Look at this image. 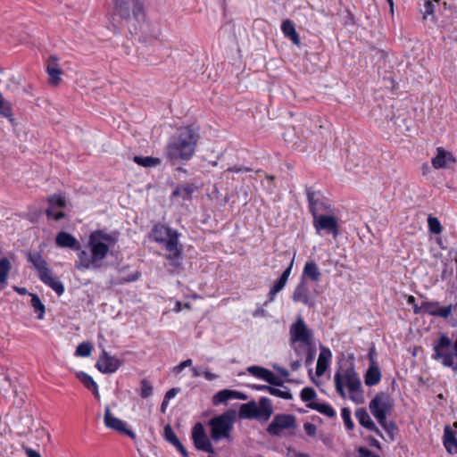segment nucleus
<instances>
[{
    "mask_svg": "<svg viewBox=\"0 0 457 457\" xmlns=\"http://www.w3.org/2000/svg\"><path fill=\"white\" fill-rule=\"evenodd\" d=\"M118 242L116 233H107L96 229L90 233L87 247L89 252L81 248L80 243L71 234L61 231L55 237V244L59 247L70 248L78 252V261L75 267L78 270H99L104 265L111 247Z\"/></svg>",
    "mask_w": 457,
    "mask_h": 457,
    "instance_id": "1",
    "label": "nucleus"
},
{
    "mask_svg": "<svg viewBox=\"0 0 457 457\" xmlns=\"http://www.w3.org/2000/svg\"><path fill=\"white\" fill-rule=\"evenodd\" d=\"M115 12L122 20L136 21L140 24V40L143 43L156 40L160 35L158 29L152 28L148 22H145V12L143 0H114Z\"/></svg>",
    "mask_w": 457,
    "mask_h": 457,
    "instance_id": "2",
    "label": "nucleus"
},
{
    "mask_svg": "<svg viewBox=\"0 0 457 457\" xmlns=\"http://www.w3.org/2000/svg\"><path fill=\"white\" fill-rule=\"evenodd\" d=\"M199 135L191 126L178 129L166 147V156L170 162L188 161L195 152Z\"/></svg>",
    "mask_w": 457,
    "mask_h": 457,
    "instance_id": "3",
    "label": "nucleus"
},
{
    "mask_svg": "<svg viewBox=\"0 0 457 457\" xmlns=\"http://www.w3.org/2000/svg\"><path fill=\"white\" fill-rule=\"evenodd\" d=\"M179 233L176 229L164 225L155 224L152 229L153 239L165 250L164 257L172 269L181 266L183 245L179 243Z\"/></svg>",
    "mask_w": 457,
    "mask_h": 457,
    "instance_id": "4",
    "label": "nucleus"
},
{
    "mask_svg": "<svg viewBox=\"0 0 457 457\" xmlns=\"http://www.w3.org/2000/svg\"><path fill=\"white\" fill-rule=\"evenodd\" d=\"M335 386L337 392L343 398L346 396L345 386L351 394V399L357 403L363 402V395L361 390V379L354 370L353 361L342 364L334 376Z\"/></svg>",
    "mask_w": 457,
    "mask_h": 457,
    "instance_id": "5",
    "label": "nucleus"
},
{
    "mask_svg": "<svg viewBox=\"0 0 457 457\" xmlns=\"http://www.w3.org/2000/svg\"><path fill=\"white\" fill-rule=\"evenodd\" d=\"M236 411L228 410L220 415L213 417L210 421L211 437L218 442L228 438L236 420Z\"/></svg>",
    "mask_w": 457,
    "mask_h": 457,
    "instance_id": "6",
    "label": "nucleus"
},
{
    "mask_svg": "<svg viewBox=\"0 0 457 457\" xmlns=\"http://www.w3.org/2000/svg\"><path fill=\"white\" fill-rule=\"evenodd\" d=\"M273 412L271 402L267 397H261L259 403L254 401L241 404L238 411L240 419H257L268 420Z\"/></svg>",
    "mask_w": 457,
    "mask_h": 457,
    "instance_id": "7",
    "label": "nucleus"
},
{
    "mask_svg": "<svg viewBox=\"0 0 457 457\" xmlns=\"http://www.w3.org/2000/svg\"><path fill=\"white\" fill-rule=\"evenodd\" d=\"M290 345L295 349L296 353L297 348L295 346L296 343H301L306 346H311L312 344L313 333L307 327L302 316H298L295 322L289 328Z\"/></svg>",
    "mask_w": 457,
    "mask_h": 457,
    "instance_id": "8",
    "label": "nucleus"
},
{
    "mask_svg": "<svg viewBox=\"0 0 457 457\" xmlns=\"http://www.w3.org/2000/svg\"><path fill=\"white\" fill-rule=\"evenodd\" d=\"M394 403L389 395L380 392L370 402L369 408L378 422H383L385 418L391 413Z\"/></svg>",
    "mask_w": 457,
    "mask_h": 457,
    "instance_id": "9",
    "label": "nucleus"
},
{
    "mask_svg": "<svg viewBox=\"0 0 457 457\" xmlns=\"http://www.w3.org/2000/svg\"><path fill=\"white\" fill-rule=\"evenodd\" d=\"M313 227L316 233L320 235L323 230L327 234L337 237L339 235L338 222L333 215H315L313 216Z\"/></svg>",
    "mask_w": 457,
    "mask_h": 457,
    "instance_id": "10",
    "label": "nucleus"
},
{
    "mask_svg": "<svg viewBox=\"0 0 457 457\" xmlns=\"http://www.w3.org/2000/svg\"><path fill=\"white\" fill-rule=\"evenodd\" d=\"M296 427L295 417L291 414H278L269 424L267 432L271 436H279L284 429Z\"/></svg>",
    "mask_w": 457,
    "mask_h": 457,
    "instance_id": "11",
    "label": "nucleus"
},
{
    "mask_svg": "<svg viewBox=\"0 0 457 457\" xmlns=\"http://www.w3.org/2000/svg\"><path fill=\"white\" fill-rule=\"evenodd\" d=\"M104 421V425L107 428L113 429L119 433L125 434L134 441L137 440L136 434L131 429L127 428L126 422L114 417L112 414L111 409L109 406L105 407Z\"/></svg>",
    "mask_w": 457,
    "mask_h": 457,
    "instance_id": "12",
    "label": "nucleus"
},
{
    "mask_svg": "<svg viewBox=\"0 0 457 457\" xmlns=\"http://www.w3.org/2000/svg\"><path fill=\"white\" fill-rule=\"evenodd\" d=\"M192 439L196 449L207 452L210 453H214V449L207 438L204 428L202 423L197 422L192 429Z\"/></svg>",
    "mask_w": 457,
    "mask_h": 457,
    "instance_id": "13",
    "label": "nucleus"
},
{
    "mask_svg": "<svg viewBox=\"0 0 457 457\" xmlns=\"http://www.w3.org/2000/svg\"><path fill=\"white\" fill-rule=\"evenodd\" d=\"M422 308L424 313L444 320H448L453 311V307L451 305L439 306V303L436 301H425L422 303Z\"/></svg>",
    "mask_w": 457,
    "mask_h": 457,
    "instance_id": "14",
    "label": "nucleus"
},
{
    "mask_svg": "<svg viewBox=\"0 0 457 457\" xmlns=\"http://www.w3.org/2000/svg\"><path fill=\"white\" fill-rule=\"evenodd\" d=\"M292 299L295 303H302L311 308L315 305V300L311 297L309 287L303 278H301V281L295 287Z\"/></svg>",
    "mask_w": 457,
    "mask_h": 457,
    "instance_id": "15",
    "label": "nucleus"
},
{
    "mask_svg": "<svg viewBox=\"0 0 457 457\" xmlns=\"http://www.w3.org/2000/svg\"><path fill=\"white\" fill-rule=\"evenodd\" d=\"M120 365L121 361L118 358L110 355L105 350H103L96 362L98 370L104 374L115 372Z\"/></svg>",
    "mask_w": 457,
    "mask_h": 457,
    "instance_id": "16",
    "label": "nucleus"
},
{
    "mask_svg": "<svg viewBox=\"0 0 457 457\" xmlns=\"http://www.w3.org/2000/svg\"><path fill=\"white\" fill-rule=\"evenodd\" d=\"M49 207L46 211V214L49 219L54 220H60L65 217V213L62 211H59L57 214H54V209L64 208L66 205L65 199L60 195H53L47 199Z\"/></svg>",
    "mask_w": 457,
    "mask_h": 457,
    "instance_id": "17",
    "label": "nucleus"
},
{
    "mask_svg": "<svg viewBox=\"0 0 457 457\" xmlns=\"http://www.w3.org/2000/svg\"><path fill=\"white\" fill-rule=\"evenodd\" d=\"M231 399L246 400L247 395L239 391L223 389L212 396V402L213 405H220L221 403H226L228 400Z\"/></svg>",
    "mask_w": 457,
    "mask_h": 457,
    "instance_id": "18",
    "label": "nucleus"
},
{
    "mask_svg": "<svg viewBox=\"0 0 457 457\" xmlns=\"http://www.w3.org/2000/svg\"><path fill=\"white\" fill-rule=\"evenodd\" d=\"M294 259L291 261L289 266L283 271L280 278L275 282L273 287L270 289V292L268 294L269 300L265 303V305H267L268 303L273 302L276 295L285 287L288 280V278L291 274Z\"/></svg>",
    "mask_w": 457,
    "mask_h": 457,
    "instance_id": "19",
    "label": "nucleus"
},
{
    "mask_svg": "<svg viewBox=\"0 0 457 457\" xmlns=\"http://www.w3.org/2000/svg\"><path fill=\"white\" fill-rule=\"evenodd\" d=\"M355 417L361 426L370 431L376 433L379 436H383L381 431L378 428L376 424L371 420L370 414L365 408H358L355 411Z\"/></svg>",
    "mask_w": 457,
    "mask_h": 457,
    "instance_id": "20",
    "label": "nucleus"
},
{
    "mask_svg": "<svg viewBox=\"0 0 457 457\" xmlns=\"http://www.w3.org/2000/svg\"><path fill=\"white\" fill-rule=\"evenodd\" d=\"M27 260L37 270L38 277H40L43 273L49 271L50 270L48 263L38 252H29L27 253Z\"/></svg>",
    "mask_w": 457,
    "mask_h": 457,
    "instance_id": "21",
    "label": "nucleus"
},
{
    "mask_svg": "<svg viewBox=\"0 0 457 457\" xmlns=\"http://www.w3.org/2000/svg\"><path fill=\"white\" fill-rule=\"evenodd\" d=\"M305 193L309 204V209L312 217L318 215V212L323 210L324 204L319 197V193L314 191L312 187H306Z\"/></svg>",
    "mask_w": 457,
    "mask_h": 457,
    "instance_id": "22",
    "label": "nucleus"
},
{
    "mask_svg": "<svg viewBox=\"0 0 457 457\" xmlns=\"http://www.w3.org/2000/svg\"><path fill=\"white\" fill-rule=\"evenodd\" d=\"M38 278L51 287L58 295H62L64 293V286L58 278L52 275L51 270L43 273Z\"/></svg>",
    "mask_w": 457,
    "mask_h": 457,
    "instance_id": "23",
    "label": "nucleus"
},
{
    "mask_svg": "<svg viewBox=\"0 0 457 457\" xmlns=\"http://www.w3.org/2000/svg\"><path fill=\"white\" fill-rule=\"evenodd\" d=\"M38 278L51 287L58 295H62L64 293V286L58 278L52 275L51 270L43 273Z\"/></svg>",
    "mask_w": 457,
    "mask_h": 457,
    "instance_id": "24",
    "label": "nucleus"
},
{
    "mask_svg": "<svg viewBox=\"0 0 457 457\" xmlns=\"http://www.w3.org/2000/svg\"><path fill=\"white\" fill-rule=\"evenodd\" d=\"M331 359V352L326 347H320V353L317 361L316 375L318 377L322 376L328 367L329 361Z\"/></svg>",
    "mask_w": 457,
    "mask_h": 457,
    "instance_id": "25",
    "label": "nucleus"
},
{
    "mask_svg": "<svg viewBox=\"0 0 457 457\" xmlns=\"http://www.w3.org/2000/svg\"><path fill=\"white\" fill-rule=\"evenodd\" d=\"M436 152V155L432 159V165L435 169L445 168L448 161L455 162L453 154L443 148L438 147Z\"/></svg>",
    "mask_w": 457,
    "mask_h": 457,
    "instance_id": "26",
    "label": "nucleus"
},
{
    "mask_svg": "<svg viewBox=\"0 0 457 457\" xmlns=\"http://www.w3.org/2000/svg\"><path fill=\"white\" fill-rule=\"evenodd\" d=\"M381 377V371L378 364L370 365L364 375L365 385L368 386H375L380 382Z\"/></svg>",
    "mask_w": 457,
    "mask_h": 457,
    "instance_id": "27",
    "label": "nucleus"
},
{
    "mask_svg": "<svg viewBox=\"0 0 457 457\" xmlns=\"http://www.w3.org/2000/svg\"><path fill=\"white\" fill-rule=\"evenodd\" d=\"M281 29L286 37L289 38L295 46H300V37L296 32L295 24L290 20L282 22Z\"/></svg>",
    "mask_w": 457,
    "mask_h": 457,
    "instance_id": "28",
    "label": "nucleus"
},
{
    "mask_svg": "<svg viewBox=\"0 0 457 457\" xmlns=\"http://www.w3.org/2000/svg\"><path fill=\"white\" fill-rule=\"evenodd\" d=\"M321 273L318 265L314 262H307L303 267L302 278L303 280L305 278H309L312 281H319L320 278Z\"/></svg>",
    "mask_w": 457,
    "mask_h": 457,
    "instance_id": "29",
    "label": "nucleus"
},
{
    "mask_svg": "<svg viewBox=\"0 0 457 457\" xmlns=\"http://www.w3.org/2000/svg\"><path fill=\"white\" fill-rule=\"evenodd\" d=\"M444 445L449 453H457V438L448 426L445 428Z\"/></svg>",
    "mask_w": 457,
    "mask_h": 457,
    "instance_id": "30",
    "label": "nucleus"
},
{
    "mask_svg": "<svg viewBox=\"0 0 457 457\" xmlns=\"http://www.w3.org/2000/svg\"><path fill=\"white\" fill-rule=\"evenodd\" d=\"M77 378L83 383L85 387L91 390L96 398H99V392L96 383L94 381L91 376L80 371L77 373Z\"/></svg>",
    "mask_w": 457,
    "mask_h": 457,
    "instance_id": "31",
    "label": "nucleus"
},
{
    "mask_svg": "<svg viewBox=\"0 0 457 457\" xmlns=\"http://www.w3.org/2000/svg\"><path fill=\"white\" fill-rule=\"evenodd\" d=\"M195 187L191 184L178 186L172 192V196H181L184 200H190Z\"/></svg>",
    "mask_w": 457,
    "mask_h": 457,
    "instance_id": "32",
    "label": "nucleus"
},
{
    "mask_svg": "<svg viewBox=\"0 0 457 457\" xmlns=\"http://www.w3.org/2000/svg\"><path fill=\"white\" fill-rule=\"evenodd\" d=\"M307 407L319 411L327 417L333 418L336 416L335 410L328 403H308Z\"/></svg>",
    "mask_w": 457,
    "mask_h": 457,
    "instance_id": "33",
    "label": "nucleus"
},
{
    "mask_svg": "<svg viewBox=\"0 0 457 457\" xmlns=\"http://www.w3.org/2000/svg\"><path fill=\"white\" fill-rule=\"evenodd\" d=\"M133 161L137 164L145 168L155 167L160 165L162 162L160 158L152 156H135Z\"/></svg>",
    "mask_w": 457,
    "mask_h": 457,
    "instance_id": "34",
    "label": "nucleus"
},
{
    "mask_svg": "<svg viewBox=\"0 0 457 457\" xmlns=\"http://www.w3.org/2000/svg\"><path fill=\"white\" fill-rule=\"evenodd\" d=\"M31 296V306L34 308L35 312H37V319L42 320L45 315L46 308L40 298L36 294H29Z\"/></svg>",
    "mask_w": 457,
    "mask_h": 457,
    "instance_id": "35",
    "label": "nucleus"
},
{
    "mask_svg": "<svg viewBox=\"0 0 457 457\" xmlns=\"http://www.w3.org/2000/svg\"><path fill=\"white\" fill-rule=\"evenodd\" d=\"M11 268V262L7 258L4 257L0 259V284L6 283Z\"/></svg>",
    "mask_w": 457,
    "mask_h": 457,
    "instance_id": "36",
    "label": "nucleus"
},
{
    "mask_svg": "<svg viewBox=\"0 0 457 457\" xmlns=\"http://www.w3.org/2000/svg\"><path fill=\"white\" fill-rule=\"evenodd\" d=\"M428 225L429 231L432 234L438 235L443 230V228H442L438 219L436 217H433L431 215H429L428 217Z\"/></svg>",
    "mask_w": 457,
    "mask_h": 457,
    "instance_id": "37",
    "label": "nucleus"
},
{
    "mask_svg": "<svg viewBox=\"0 0 457 457\" xmlns=\"http://www.w3.org/2000/svg\"><path fill=\"white\" fill-rule=\"evenodd\" d=\"M47 74H48V80H49V83L52 85V86H58L60 81H61V75L62 74V71L61 68H57L55 70L52 69V70H48L46 71Z\"/></svg>",
    "mask_w": 457,
    "mask_h": 457,
    "instance_id": "38",
    "label": "nucleus"
},
{
    "mask_svg": "<svg viewBox=\"0 0 457 457\" xmlns=\"http://www.w3.org/2000/svg\"><path fill=\"white\" fill-rule=\"evenodd\" d=\"M92 352V345L89 342H83L77 346L76 355L87 357Z\"/></svg>",
    "mask_w": 457,
    "mask_h": 457,
    "instance_id": "39",
    "label": "nucleus"
},
{
    "mask_svg": "<svg viewBox=\"0 0 457 457\" xmlns=\"http://www.w3.org/2000/svg\"><path fill=\"white\" fill-rule=\"evenodd\" d=\"M0 115L9 118L12 115L11 104L0 94Z\"/></svg>",
    "mask_w": 457,
    "mask_h": 457,
    "instance_id": "40",
    "label": "nucleus"
},
{
    "mask_svg": "<svg viewBox=\"0 0 457 457\" xmlns=\"http://www.w3.org/2000/svg\"><path fill=\"white\" fill-rule=\"evenodd\" d=\"M379 425L384 428V430L387 433L390 440H395L394 432L396 430V426L393 421H387L386 418H385L383 422H378Z\"/></svg>",
    "mask_w": 457,
    "mask_h": 457,
    "instance_id": "41",
    "label": "nucleus"
},
{
    "mask_svg": "<svg viewBox=\"0 0 457 457\" xmlns=\"http://www.w3.org/2000/svg\"><path fill=\"white\" fill-rule=\"evenodd\" d=\"M164 438L166 439V441L170 443L172 445H174L175 444H178V442H179L178 436H176L172 428L169 424L164 427Z\"/></svg>",
    "mask_w": 457,
    "mask_h": 457,
    "instance_id": "42",
    "label": "nucleus"
},
{
    "mask_svg": "<svg viewBox=\"0 0 457 457\" xmlns=\"http://www.w3.org/2000/svg\"><path fill=\"white\" fill-rule=\"evenodd\" d=\"M317 395L312 387H304L301 391V399L303 402L312 403V401L316 398Z\"/></svg>",
    "mask_w": 457,
    "mask_h": 457,
    "instance_id": "43",
    "label": "nucleus"
},
{
    "mask_svg": "<svg viewBox=\"0 0 457 457\" xmlns=\"http://www.w3.org/2000/svg\"><path fill=\"white\" fill-rule=\"evenodd\" d=\"M153 394V386L147 379L141 381L140 396L147 398Z\"/></svg>",
    "mask_w": 457,
    "mask_h": 457,
    "instance_id": "44",
    "label": "nucleus"
},
{
    "mask_svg": "<svg viewBox=\"0 0 457 457\" xmlns=\"http://www.w3.org/2000/svg\"><path fill=\"white\" fill-rule=\"evenodd\" d=\"M341 415L345 428L349 430H352L354 428V424L351 419L350 410L348 408H343Z\"/></svg>",
    "mask_w": 457,
    "mask_h": 457,
    "instance_id": "45",
    "label": "nucleus"
},
{
    "mask_svg": "<svg viewBox=\"0 0 457 457\" xmlns=\"http://www.w3.org/2000/svg\"><path fill=\"white\" fill-rule=\"evenodd\" d=\"M269 393L272 395L280 397L282 399L286 400H291L293 398L292 394L289 391H283L278 388L271 386L270 389H269Z\"/></svg>",
    "mask_w": 457,
    "mask_h": 457,
    "instance_id": "46",
    "label": "nucleus"
},
{
    "mask_svg": "<svg viewBox=\"0 0 457 457\" xmlns=\"http://www.w3.org/2000/svg\"><path fill=\"white\" fill-rule=\"evenodd\" d=\"M141 276V273L139 271H135L127 277H121L119 278V284H125L129 282L137 281Z\"/></svg>",
    "mask_w": 457,
    "mask_h": 457,
    "instance_id": "47",
    "label": "nucleus"
},
{
    "mask_svg": "<svg viewBox=\"0 0 457 457\" xmlns=\"http://www.w3.org/2000/svg\"><path fill=\"white\" fill-rule=\"evenodd\" d=\"M60 68L59 59L56 55H50L46 60V71Z\"/></svg>",
    "mask_w": 457,
    "mask_h": 457,
    "instance_id": "48",
    "label": "nucleus"
},
{
    "mask_svg": "<svg viewBox=\"0 0 457 457\" xmlns=\"http://www.w3.org/2000/svg\"><path fill=\"white\" fill-rule=\"evenodd\" d=\"M429 15L434 17V4L430 0H427L424 4L423 18L427 19Z\"/></svg>",
    "mask_w": 457,
    "mask_h": 457,
    "instance_id": "49",
    "label": "nucleus"
},
{
    "mask_svg": "<svg viewBox=\"0 0 457 457\" xmlns=\"http://www.w3.org/2000/svg\"><path fill=\"white\" fill-rule=\"evenodd\" d=\"M265 368L259 366H251L247 369L248 372L254 377L262 378V373L264 372Z\"/></svg>",
    "mask_w": 457,
    "mask_h": 457,
    "instance_id": "50",
    "label": "nucleus"
},
{
    "mask_svg": "<svg viewBox=\"0 0 457 457\" xmlns=\"http://www.w3.org/2000/svg\"><path fill=\"white\" fill-rule=\"evenodd\" d=\"M357 452L360 457H380L378 454H374L370 450L363 446L359 447Z\"/></svg>",
    "mask_w": 457,
    "mask_h": 457,
    "instance_id": "51",
    "label": "nucleus"
},
{
    "mask_svg": "<svg viewBox=\"0 0 457 457\" xmlns=\"http://www.w3.org/2000/svg\"><path fill=\"white\" fill-rule=\"evenodd\" d=\"M304 431L310 436H314L317 431V428L314 424L306 422L303 425Z\"/></svg>",
    "mask_w": 457,
    "mask_h": 457,
    "instance_id": "52",
    "label": "nucleus"
},
{
    "mask_svg": "<svg viewBox=\"0 0 457 457\" xmlns=\"http://www.w3.org/2000/svg\"><path fill=\"white\" fill-rule=\"evenodd\" d=\"M192 365V360L191 359H187L182 362H180L179 365L175 366L173 368V370L177 373H179L180 371H182L185 368L187 367H189Z\"/></svg>",
    "mask_w": 457,
    "mask_h": 457,
    "instance_id": "53",
    "label": "nucleus"
},
{
    "mask_svg": "<svg viewBox=\"0 0 457 457\" xmlns=\"http://www.w3.org/2000/svg\"><path fill=\"white\" fill-rule=\"evenodd\" d=\"M314 358H315V351L312 347L309 346V349H308V352L306 354L305 364L306 365L312 364Z\"/></svg>",
    "mask_w": 457,
    "mask_h": 457,
    "instance_id": "54",
    "label": "nucleus"
},
{
    "mask_svg": "<svg viewBox=\"0 0 457 457\" xmlns=\"http://www.w3.org/2000/svg\"><path fill=\"white\" fill-rule=\"evenodd\" d=\"M251 170V168L242 166H234L228 169V171L230 172H249Z\"/></svg>",
    "mask_w": 457,
    "mask_h": 457,
    "instance_id": "55",
    "label": "nucleus"
},
{
    "mask_svg": "<svg viewBox=\"0 0 457 457\" xmlns=\"http://www.w3.org/2000/svg\"><path fill=\"white\" fill-rule=\"evenodd\" d=\"M179 392V388H176V387L171 388V389H170V390H168V391L166 392L164 398H165L166 400H168V401H169V400H170L171 398L175 397V396H176V395H177Z\"/></svg>",
    "mask_w": 457,
    "mask_h": 457,
    "instance_id": "56",
    "label": "nucleus"
},
{
    "mask_svg": "<svg viewBox=\"0 0 457 457\" xmlns=\"http://www.w3.org/2000/svg\"><path fill=\"white\" fill-rule=\"evenodd\" d=\"M174 446L177 448V450L181 453L183 457H188V453L180 441L178 442V444H175Z\"/></svg>",
    "mask_w": 457,
    "mask_h": 457,
    "instance_id": "57",
    "label": "nucleus"
},
{
    "mask_svg": "<svg viewBox=\"0 0 457 457\" xmlns=\"http://www.w3.org/2000/svg\"><path fill=\"white\" fill-rule=\"evenodd\" d=\"M376 350L374 347L370 348V351H369V353H368V357H369V361H370V365H372V364H377L376 361H375V356H376Z\"/></svg>",
    "mask_w": 457,
    "mask_h": 457,
    "instance_id": "58",
    "label": "nucleus"
},
{
    "mask_svg": "<svg viewBox=\"0 0 457 457\" xmlns=\"http://www.w3.org/2000/svg\"><path fill=\"white\" fill-rule=\"evenodd\" d=\"M272 377H273V373L270 370L265 369L261 378H262L263 380H265L266 382L269 383V381L270 380V378H272Z\"/></svg>",
    "mask_w": 457,
    "mask_h": 457,
    "instance_id": "59",
    "label": "nucleus"
},
{
    "mask_svg": "<svg viewBox=\"0 0 457 457\" xmlns=\"http://www.w3.org/2000/svg\"><path fill=\"white\" fill-rule=\"evenodd\" d=\"M203 375L204 376V378L209 380V381H212L214 379H216L218 378V375L214 374V373H212L211 371L209 370H205L203 372Z\"/></svg>",
    "mask_w": 457,
    "mask_h": 457,
    "instance_id": "60",
    "label": "nucleus"
},
{
    "mask_svg": "<svg viewBox=\"0 0 457 457\" xmlns=\"http://www.w3.org/2000/svg\"><path fill=\"white\" fill-rule=\"evenodd\" d=\"M25 452H26L27 457H41L39 453H37V451H35L31 448H28V447L25 448Z\"/></svg>",
    "mask_w": 457,
    "mask_h": 457,
    "instance_id": "61",
    "label": "nucleus"
},
{
    "mask_svg": "<svg viewBox=\"0 0 457 457\" xmlns=\"http://www.w3.org/2000/svg\"><path fill=\"white\" fill-rule=\"evenodd\" d=\"M269 384L272 385V386H282L283 385V382L280 378H278V377H276L274 374H273V377L272 378H270V380L269 381Z\"/></svg>",
    "mask_w": 457,
    "mask_h": 457,
    "instance_id": "62",
    "label": "nucleus"
},
{
    "mask_svg": "<svg viewBox=\"0 0 457 457\" xmlns=\"http://www.w3.org/2000/svg\"><path fill=\"white\" fill-rule=\"evenodd\" d=\"M13 289L15 292H17L19 295H27V294H30L28 292V290L25 288V287H17V286H14L13 287Z\"/></svg>",
    "mask_w": 457,
    "mask_h": 457,
    "instance_id": "63",
    "label": "nucleus"
},
{
    "mask_svg": "<svg viewBox=\"0 0 457 457\" xmlns=\"http://www.w3.org/2000/svg\"><path fill=\"white\" fill-rule=\"evenodd\" d=\"M369 442H370V445L371 446H374L378 449H380L381 448V445H380V443L374 437H370L369 438Z\"/></svg>",
    "mask_w": 457,
    "mask_h": 457,
    "instance_id": "64",
    "label": "nucleus"
}]
</instances>
